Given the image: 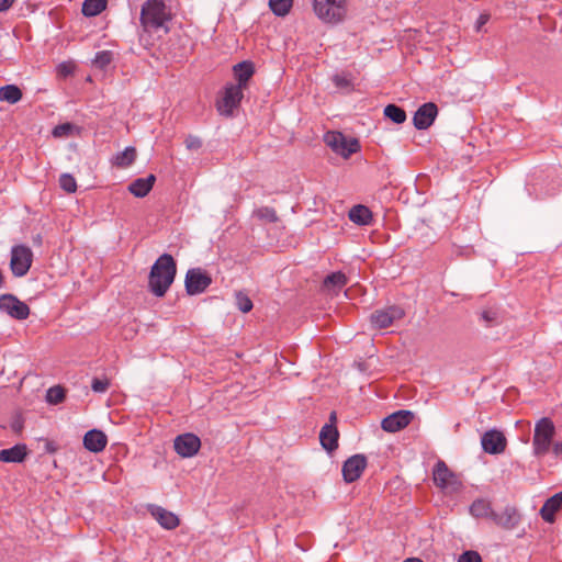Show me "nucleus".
<instances>
[{"label":"nucleus","instance_id":"1","mask_svg":"<svg viewBox=\"0 0 562 562\" xmlns=\"http://www.w3.org/2000/svg\"><path fill=\"white\" fill-rule=\"evenodd\" d=\"M139 22L146 33L158 36L167 34L172 24L171 7L164 0H146L140 9Z\"/></svg>","mask_w":562,"mask_h":562},{"label":"nucleus","instance_id":"2","mask_svg":"<svg viewBox=\"0 0 562 562\" xmlns=\"http://www.w3.org/2000/svg\"><path fill=\"white\" fill-rule=\"evenodd\" d=\"M175 276L176 263L173 257L164 254L151 267L148 280L150 291L157 296H162L172 283Z\"/></svg>","mask_w":562,"mask_h":562},{"label":"nucleus","instance_id":"3","mask_svg":"<svg viewBox=\"0 0 562 562\" xmlns=\"http://www.w3.org/2000/svg\"><path fill=\"white\" fill-rule=\"evenodd\" d=\"M554 435L555 426L549 417H542L536 423L532 438L536 457H543L550 451Z\"/></svg>","mask_w":562,"mask_h":562},{"label":"nucleus","instance_id":"4","mask_svg":"<svg viewBox=\"0 0 562 562\" xmlns=\"http://www.w3.org/2000/svg\"><path fill=\"white\" fill-rule=\"evenodd\" d=\"M325 144L337 155L349 158L360 150V144L356 138H347L341 132L329 131L324 135Z\"/></svg>","mask_w":562,"mask_h":562},{"label":"nucleus","instance_id":"5","mask_svg":"<svg viewBox=\"0 0 562 562\" xmlns=\"http://www.w3.org/2000/svg\"><path fill=\"white\" fill-rule=\"evenodd\" d=\"M316 15L327 23H338L346 14V0H314Z\"/></svg>","mask_w":562,"mask_h":562},{"label":"nucleus","instance_id":"6","mask_svg":"<svg viewBox=\"0 0 562 562\" xmlns=\"http://www.w3.org/2000/svg\"><path fill=\"white\" fill-rule=\"evenodd\" d=\"M33 261V252L25 245H16L11 249L10 268L14 277H24Z\"/></svg>","mask_w":562,"mask_h":562},{"label":"nucleus","instance_id":"7","mask_svg":"<svg viewBox=\"0 0 562 562\" xmlns=\"http://www.w3.org/2000/svg\"><path fill=\"white\" fill-rule=\"evenodd\" d=\"M240 86L228 83L225 86L222 97L216 102L220 114L231 116L235 109L238 108L244 93Z\"/></svg>","mask_w":562,"mask_h":562},{"label":"nucleus","instance_id":"8","mask_svg":"<svg viewBox=\"0 0 562 562\" xmlns=\"http://www.w3.org/2000/svg\"><path fill=\"white\" fill-rule=\"evenodd\" d=\"M0 311L19 321L26 319L30 315L29 305L13 294L0 295Z\"/></svg>","mask_w":562,"mask_h":562},{"label":"nucleus","instance_id":"9","mask_svg":"<svg viewBox=\"0 0 562 562\" xmlns=\"http://www.w3.org/2000/svg\"><path fill=\"white\" fill-rule=\"evenodd\" d=\"M481 446L483 451L488 454H501L506 450L507 439L503 431L490 429L482 435Z\"/></svg>","mask_w":562,"mask_h":562},{"label":"nucleus","instance_id":"10","mask_svg":"<svg viewBox=\"0 0 562 562\" xmlns=\"http://www.w3.org/2000/svg\"><path fill=\"white\" fill-rule=\"evenodd\" d=\"M212 279L201 269H191L186 276V290L189 295H195L204 292L211 284Z\"/></svg>","mask_w":562,"mask_h":562},{"label":"nucleus","instance_id":"11","mask_svg":"<svg viewBox=\"0 0 562 562\" xmlns=\"http://www.w3.org/2000/svg\"><path fill=\"white\" fill-rule=\"evenodd\" d=\"M404 315L402 307L393 305L372 313L371 322L375 327L382 329L390 327L395 321L402 319Z\"/></svg>","mask_w":562,"mask_h":562},{"label":"nucleus","instance_id":"12","mask_svg":"<svg viewBox=\"0 0 562 562\" xmlns=\"http://www.w3.org/2000/svg\"><path fill=\"white\" fill-rule=\"evenodd\" d=\"M367 468V458L363 454H355L342 464V477L346 483L357 481Z\"/></svg>","mask_w":562,"mask_h":562},{"label":"nucleus","instance_id":"13","mask_svg":"<svg viewBox=\"0 0 562 562\" xmlns=\"http://www.w3.org/2000/svg\"><path fill=\"white\" fill-rule=\"evenodd\" d=\"M432 480L441 490L454 488L458 484L456 474L448 468L445 461L438 460L432 470Z\"/></svg>","mask_w":562,"mask_h":562},{"label":"nucleus","instance_id":"14","mask_svg":"<svg viewBox=\"0 0 562 562\" xmlns=\"http://www.w3.org/2000/svg\"><path fill=\"white\" fill-rule=\"evenodd\" d=\"M491 521L499 528L512 530L520 521V515L516 507L507 505L501 512H493Z\"/></svg>","mask_w":562,"mask_h":562},{"label":"nucleus","instance_id":"15","mask_svg":"<svg viewBox=\"0 0 562 562\" xmlns=\"http://www.w3.org/2000/svg\"><path fill=\"white\" fill-rule=\"evenodd\" d=\"M414 414L411 411H397L383 418L381 427L387 432H396L411 424Z\"/></svg>","mask_w":562,"mask_h":562},{"label":"nucleus","instance_id":"16","mask_svg":"<svg viewBox=\"0 0 562 562\" xmlns=\"http://www.w3.org/2000/svg\"><path fill=\"white\" fill-rule=\"evenodd\" d=\"M437 114L438 108L435 103L428 102L423 104L414 114V126L417 130H427L432 125Z\"/></svg>","mask_w":562,"mask_h":562},{"label":"nucleus","instance_id":"17","mask_svg":"<svg viewBox=\"0 0 562 562\" xmlns=\"http://www.w3.org/2000/svg\"><path fill=\"white\" fill-rule=\"evenodd\" d=\"M201 448L200 438L191 432L178 435V456L191 458L195 456Z\"/></svg>","mask_w":562,"mask_h":562},{"label":"nucleus","instance_id":"18","mask_svg":"<svg viewBox=\"0 0 562 562\" xmlns=\"http://www.w3.org/2000/svg\"><path fill=\"white\" fill-rule=\"evenodd\" d=\"M562 508V492L549 497L540 509L541 518L549 524L555 521V514Z\"/></svg>","mask_w":562,"mask_h":562},{"label":"nucleus","instance_id":"19","mask_svg":"<svg viewBox=\"0 0 562 562\" xmlns=\"http://www.w3.org/2000/svg\"><path fill=\"white\" fill-rule=\"evenodd\" d=\"M108 442L105 434L98 429L89 430L83 437V446L91 452L102 451Z\"/></svg>","mask_w":562,"mask_h":562},{"label":"nucleus","instance_id":"20","mask_svg":"<svg viewBox=\"0 0 562 562\" xmlns=\"http://www.w3.org/2000/svg\"><path fill=\"white\" fill-rule=\"evenodd\" d=\"M338 437L339 432L336 426L333 424H326L319 432L322 447L328 452L336 450L338 448Z\"/></svg>","mask_w":562,"mask_h":562},{"label":"nucleus","instance_id":"21","mask_svg":"<svg viewBox=\"0 0 562 562\" xmlns=\"http://www.w3.org/2000/svg\"><path fill=\"white\" fill-rule=\"evenodd\" d=\"M148 510L151 516L166 529L176 528V515L171 512H167L160 506L149 505Z\"/></svg>","mask_w":562,"mask_h":562},{"label":"nucleus","instance_id":"22","mask_svg":"<svg viewBox=\"0 0 562 562\" xmlns=\"http://www.w3.org/2000/svg\"><path fill=\"white\" fill-rule=\"evenodd\" d=\"M155 181L156 177L154 175H149L146 178H138L131 182L128 191L136 198H144L149 193Z\"/></svg>","mask_w":562,"mask_h":562},{"label":"nucleus","instance_id":"23","mask_svg":"<svg viewBox=\"0 0 562 562\" xmlns=\"http://www.w3.org/2000/svg\"><path fill=\"white\" fill-rule=\"evenodd\" d=\"M255 72L254 64L251 61H241L234 66V75L237 79L235 86H240L241 89L247 87L249 79Z\"/></svg>","mask_w":562,"mask_h":562},{"label":"nucleus","instance_id":"24","mask_svg":"<svg viewBox=\"0 0 562 562\" xmlns=\"http://www.w3.org/2000/svg\"><path fill=\"white\" fill-rule=\"evenodd\" d=\"M27 454L25 445H15L9 449H2L0 451V461L7 463L22 462Z\"/></svg>","mask_w":562,"mask_h":562},{"label":"nucleus","instance_id":"25","mask_svg":"<svg viewBox=\"0 0 562 562\" xmlns=\"http://www.w3.org/2000/svg\"><path fill=\"white\" fill-rule=\"evenodd\" d=\"M347 277L341 271L328 274L323 281V289L331 293H338L346 284Z\"/></svg>","mask_w":562,"mask_h":562},{"label":"nucleus","instance_id":"26","mask_svg":"<svg viewBox=\"0 0 562 562\" xmlns=\"http://www.w3.org/2000/svg\"><path fill=\"white\" fill-rule=\"evenodd\" d=\"M137 151L133 146L126 147L123 151L117 153L111 159L113 166L117 168H127L130 167L136 159Z\"/></svg>","mask_w":562,"mask_h":562},{"label":"nucleus","instance_id":"27","mask_svg":"<svg viewBox=\"0 0 562 562\" xmlns=\"http://www.w3.org/2000/svg\"><path fill=\"white\" fill-rule=\"evenodd\" d=\"M349 220L358 225H369L372 222V212L366 205H355L349 211Z\"/></svg>","mask_w":562,"mask_h":562},{"label":"nucleus","instance_id":"28","mask_svg":"<svg viewBox=\"0 0 562 562\" xmlns=\"http://www.w3.org/2000/svg\"><path fill=\"white\" fill-rule=\"evenodd\" d=\"M494 509L488 501L479 498L470 506V514L475 518L492 519Z\"/></svg>","mask_w":562,"mask_h":562},{"label":"nucleus","instance_id":"29","mask_svg":"<svg viewBox=\"0 0 562 562\" xmlns=\"http://www.w3.org/2000/svg\"><path fill=\"white\" fill-rule=\"evenodd\" d=\"M22 97L23 93L21 89L15 85L0 87V101L15 104L22 99Z\"/></svg>","mask_w":562,"mask_h":562},{"label":"nucleus","instance_id":"30","mask_svg":"<svg viewBox=\"0 0 562 562\" xmlns=\"http://www.w3.org/2000/svg\"><path fill=\"white\" fill-rule=\"evenodd\" d=\"M106 0H85L81 12L85 16H95L106 9Z\"/></svg>","mask_w":562,"mask_h":562},{"label":"nucleus","instance_id":"31","mask_svg":"<svg viewBox=\"0 0 562 562\" xmlns=\"http://www.w3.org/2000/svg\"><path fill=\"white\" fill-rule=\"evenodd\" d=\"M384 115L396 124L404 123L406 120L405 111L395 104L386 105L384 108Z\"/></svg>","mask_w":562,"mask_h":562},{"label":"nucleus","instance_id":"32","mask_svg":"<svg viewBox=\"0 0 562 562\" xmlns=\"http://www.w3.org/2000/svg\"><path fill=\"white\" fill-rule=\"evenodd\" d=\"M293 5V0H269L271 11L278 16L286 15Z\"/></svg>","mask_w":562,"mask_h":562},{"label":"nucleus","instance_id":"33","mask_svg":"<svg viewBox=\"0 0 562 562\" xmlns=\"http://www.w3.org/2000/svg\"><path fill=\"white\" fill-rule=\"evenodd\" d=\"M65 396V390L59 385L52 386L46 392V401L53 405L61 403Z\"/></svg>","mask_w":562,"mask_h":562},{"label":"nucleus","instance_id":"34","mask_svg":"<svg viewBox=\"0 0 562 562\" xmlns=\"http://www.w3.org/2000/svg\"><path fill=\"white\" fill-rule=\"evenodd\" d=\"M235 300H236L237 308L240 312L248 313L252 310V306H254L252 301L246 293H244L241 291L237 292L235 294Z\"/></svg>","mask_w":562,"mask_h":562},{"label":"nucleus","instance_id":"35","mask_svg":"<svg viewBox=\"0 0 562 562\" xmlns=\"http://www.w3.org/2000/svg\"><path fill=\"white\" fill-rule=\"evenodd\" d=\"M481 319L485 323V326L492 327L501 323V316L497 310L488 308L481 313Z\"/></svg>","mask_w":562,"mask_h":562},{"label":"nucleus","instance_id":"36","mask_svg":"<svg viewBox=\"0 0 562 562\" xmlns=\"http://www.w3.org/2000/svg\"><path fill=\"white\" fill-rule=\"evenodd\" d=\"M59 186L68 193H74L77 190L76 179L70 173H63L59 177Z\"/></svg>","mask_w":562,"mask_h":562},{"label":"nucleus","instance_id":"37","mask_svg":"<svg viewBox=\"0 0 562 562\" xmlns=\"http://www.w3.org/2000/svg\"><path fill=\"white\" fill-rule=\"evenodd\" d=\"M255 215L260 218L265 220L269 223H274L278 221V215L274 209L269 206H262L255 211Z\"/></svg>","mask_w":562,"mask_h":562},{"label":"nucleus","instance_id":"38","mask_svg":"<svg viewBox=\"0 0 562 562\" xmlns=\"http://www.w3.org/2000/svg\"><path fill=\"white\" fill-rule=\"evenodd\" d=\"M333 82L338 89L352 90V80L347 74H336L333 76Z\"/></svg>","mask_w":562,"mask_h":562},{"label":"nucleus","instance_id":"39","mask_svg":"<svg viewBox=\"0 0 562 562\" xmlns=\"http://www.w3.org/2000/svg\"><path fill=\"white\" fill-rule=\"evenodd\" d=\"M111 61H112V53L110 50L98 52L93 59V64L101 69L109 66Z\"/></svg>","mask_w":562,"mask_h":562},{"label":"nucleus","instance_id":"40","mask_svg":"<svg viewBox=\"0 0 562 562\" xmlns=\"http://www.w3.org/2000/svg\"><path fill=\"white\" fill-rule=\"evenodd\" d=\"M75 130V125L71 124V123H63V124H59V125H56L54 128H53V136L54 137H67V136H70L72 134V131Z\"/></svg>","mask_w":562,"mask_h":562},{"label":"nucleus","instance_id":"41","mask_svg":"<svg viewBox=\"0 0 562 562\" xmlns=\"http://www.w3.org/2000/svg\"><path fill=\"white\" fill-rule=\"evenodd\" d=\"M110 382L108 379L94 378L91 383V389L95 393H104L109 389Z\"/></svg>","mask_w":562,"mask_h":562},{"label":"nucleus","instance_id":"42","mask_svg":"<svg viewBox=\"0 0 562 562\" xmlns=\"http://www.w3.org/2000/svg\"><path fill=\"white\" fill-rule=\"evenodd\" d=\"M458 562H482V558L476 551L469 550L459 555Z\"/></svg>","mask_w":562,"mask_h":562},{"label":"nucleus","instance_id":"43","mask_svg":"<svg viewBox=\"0 0 562 562\" xmlns=\"http://www.w3.org/2000/svg\"><path fill=\"white\" fill-rule=\"evenodd\" d=\"M201 145H202V143H201L200 138H198V137L190 136L186 139V146L190 150L199 149L201 147Z\"/></svg>","mask_w":562,"mask_h":562},{"label":"nucleus","instance_id":"44","mask_svg":"<svg viewBox=\"0 0 562 562\" xmlns=\"http://www.w3.org/2000/svg\"><path fill=\"white\" fill-rule=\"evenodd\" d=\"M490 20V15L486 14V13H482L480 14L479 19L476 20V23H475V29L477 32L481 31L482 26L485 25Z\"/></svg>","mask_w":562,"mask_h":562},{"label":"nucleus","instance_id":"45","mask_svg":"<svg viewBox=\"0 0 562 562\" xmlns=\"http://www.w3.org/2000/svg\"><path fill=\"white\" fill-rule=\"evenodd\" d=\"M71 71H72V68H71V66H70V65H68V64L63 63V64H60V65L58 66V72H59L60 75L65 76V77H66V76H68V75H70V74H71Z\"/></svg>","mask_w":562,"mask_h":562},{"label":"nucleus","instance_id":"46","mask_svg":"<svg viewBox=\"0 0 562 562\" xmlns=\"http://www.w3.org/2000/svg\"><path fill=\"white\" fill-rule=\"evenodd\" d=\"M13 3L14 0H0V12L9 10Z\"/></svg>","mask_w":562,"mask_h":562},{"label":"nucleus","instance_id":"47","mask_svg":"<svg viewBox=\"0 0 562 562\" xmlns=\"http://www.w3.org/2000/svg\"><path fill=\"white\" fill-rule=\"evenodd\" d=\"M552 451L555 456L562 454V440L552 446Z\"/></svg>","mask_w":562,"mask_h":562},{"label":"nucleus","instance_id":"48","mask_svg":"<svg viewBox=\"0 0 562 562\" xmlns=\"http://www.w3.org/2000/svg\"><path fill=\"white\" fill-rule=\"evenodd\" d=\"M21 427H22V426H21V424H20V423H18V422H14V423L12 424V429H13L14 431H20Z\"/></svg>","mask_w":562,"mask_h":562},{"label":"nucleus","instance_id":"49","mask_svg":"<svg viewBox=\"0 0 562 562\" xmlns=\"http://www.w3.org/2000/svg\"><path fill=\"white\" fill-rule=\"evenodd\" d=\"M403 562H423V561L420 559H418V558H409V559H406Z\"/></svg>","mask_w":562,"mask_h":562},{"label":"nucleus","instance_id":"50","mask_svg":"<svg viewBox=\"0 0 562 562\" xmlns=\"http://www.w3.org/2000/svg\"><path fill=\"white\" fill-rule=\"evenodd\" d=\"M335 420H336V414L331 413L330 414V422L334 423Z\"/></svg>","mask_w":562,"mask_h":562},{"label":"nucleus","instance_id":"51","mask_svg":"<svg viewBox=\"0 0 562 562\" xmlns=\"http://www.w3.org/2000/svg\"><path fill=\"white\" fill-rule=\"evenodd\" d=\"M173 448L176 449V446H177V442H176V439H173Z\"/></svg>","mask_w":562,"mask_h":562}]
</instances>
